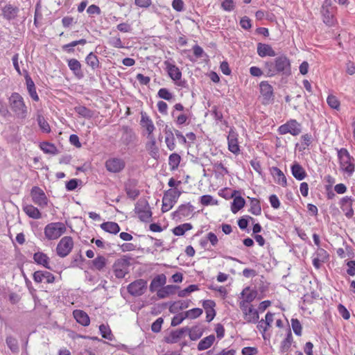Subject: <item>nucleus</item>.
Listing matches in <instances>:
<instances>
[{"label": "nucleus", "mask_w": 355, "mask_h": 355, "mask_svg": "<svg viewBox=\"0 0 355 355\" xmlns=\"http://www.w3.org/2000/svg\"><path fill=\"white\" fill-rule=\"evenodd\" d=\"M33 202L40 207H44L48 204L47 197L44 191L38 187H33L31 191Z\"/></svg>", "instance_id": "12"}, {"label": "nucleus", "mask_w": 355, "mask_h": 355, "mask_svg": "<svg viewBox=\"0 0 355 355\" xmlns=\"http://www.w3.org/2000/svg\"><path fill=\"white\" fill-rule=\"evenodd\" d=\"M181 194V191L177 188L166 191L162 198V211L164 213L171 210L178 202Z\"/></svg>", "instance_id": "3"}, {"label": "nucleus", "mask_w": 355, "mask_h": 355, "mask_svg": "<svg viewBox=\"0 0 355 355\" xmlns=\"http://www.w3.org/2000/svg\"><path fill=\"white\" fill-rule=\"evenodd\" d=\"M107 260L103 256H98L93 261L94 267L98 270H101L106 265Z\"/></svg>", "instance_id": "52"}, {"label": "nucleus", "mask_w": 355, "mask_h": 355, "mask_svg": "<svg viewBox=\"0 0 355 355\" xmlns=\"http://www.w3.org/2000/svg\"><path fill=\"white\" fill-rule=\"evenodd\" d=\"M293 342V336L291 331L286 334V338L282 341L280 349L282 352H286L290 349Z\"/></svg>", "instance_id": "43"}, {"label": "nucleus", "mask_w": 355, "mask_h": 355, "mask_svg": "<svg viewBox=\"0 0 355 355\" xmlns=\"http://www.w3.org/2000/svg\"><path fill=\"white\" fill-rule=\"evenodd\" d=\"M221 8L225 11L230 12L234 9L235 3L233 0H223Z\"/></svg>", "instance_id": "61"}, {"label": "nucleus", "mask_w": 355, "mask_h": 355, "mask_svg": "<svg viewBox=\"0 0 355 355\" xmlns=\"http://www.w3.org/2000/svg\"><path fill=\"white\" fill-rule=\"evenodd\" d=\"M193 226L191 223H184L175 227L173 230V233L175 236H182L184 233L189 230H191Z\"/></svg>", "instance_id": "42"}, {"label": "nucleus", "mask_w": 355, "mask_h": 355, "mask_svg": "<svg viewBox=\"0 0 355 355\" xmlns=\"http://www.w3.org/2000/svg\"><path fill=\"white\" fill-rule=\"evenodd\" d=\"M26 82L30 96L33 101H38L40 98L36 92L35 83L28 75L26 76Z\"/></svg>", "instance_id": "31"}, {"label": "nucleus", "mask_w": 355, "mask_h": 355, "mask_svg": "<svg viewBox=\"0 0 355 355\" xmlns=\"http://www.w3.org/2000/svg\"><path fill=\"white\" fill-rule=\"evenodd\" d=\"M148 141L146 144V149L151 157L157 159L159 157V148L156 144L155 137H147Z\"/></svg>", "instance_id": "22"}, {"label": "nucleus", "mask_w": 355, "mask_h": 355, "mask_svg": "<svg viewBox=\"0 0 355 355\" xmlns=\"http://www.w3.org/2000/svg\"><path fill=\"white\" fill-rule=\"evenodd\" d=\"M291 326L294 333L297 336H301L302 334V326L300 321L297 319H291Z\"/></svg>", "instance_id": "59"}, {"label": "nucleus", "mask_w": 355, "mask_h": 355, "mask_svg": "<svg viewBox=\"0 0 355 355\" xmlns=\"http://www.w3.org/2000/svg\"><path fill=\"white\" fill-rule=\"evenodd\" d=\"M250 208L249 211L255 216H259L261 213V208L259 201L256 198H252L250 200Z\"/></svg>", "instance_id": "47"}, {"label": "nucleus", "mask_w": 355, "mask_h": 355, "mask_svg": "<svg viewBox=\"0 0 355 355\" xmlns=\"http://www.w3.org/2000/svg\"><path fill=\"white\" fill-rule=\"evenodd\" d=\"M76 322L83 326H88L90 323V319L87 312H72Z\"/></svg>", "instance_id": "35"}, {"label": "nucleus", "mask_w": 355, "mask_h": 355, "mask_svg": "<svg viewBox=\"0 0 355 355\" xmlns=\"http://www.w3.org/2000/svg\"><path fill=\"white\" fill-rule=\"evenodd\" d=\"M244 205H245V200L241 196L236 197L233 200L231 210L233 213L235 214L238 211H239L241 208H243L244 207Z\"/></svg>", "instance_id": "49"}, {"label": "nucleus", "mask_w": 355, "mask_h": 355, "mask_svg": "<svg viewBox=\"0 0 355 355\" xmlns=\"http://www.w3.org/2000/svg\"><path fill=\"white\" fill-rule=\"evenodd\" d=\"M24 211L31 218L40 219L42 217L39 209L32 205H26L23 207Z\"/></svg>", "instance_id": "32"}, {"label": "nucleus", "mask_w": 355, "mask_h": 355, "mask_svg": "<svg viewBox=\"0 0 355 355\" xmlns=\"http://www.w3.org/2000/svg\"><path fill=\"white\" fill-rule=\"evenodd\" d=\"M327 103L329 105V106L333 109L338 110L340 107V101H338L336 96L332 94L328 96L327 98Z\"/></svg>", "instance_id": "55"}, {"label": "nucleus", "mask_w": 355, "mask_h": 355, "mask_svg": "<svg viewBox=\"0 0 355 355\" xmlns=\"http://www.w3.org/2000/svg\"><path fill=\"white\" fill-rule=\"evenodd\" d=\"M125 191L127 196L133 200L139 195V191L134 187H132L130 184H125Z\"/></svg>", "instance_id": "56"}, {"label": "nucleus", "mask_w": 355, "mask_h": 355, "mask_svg": "<svg viewBox=\"0 0 355 355\" xmlns=\"http://www.w3.org/2000/svg\"><path fill=\"white\" fill-rule=\"evenodd\" d=\"M239 135L234 128H230L227 135L228 150L234 155L240 153V146L239 145Z\"/></svg>", "instance_id": "14"}, {"label": "nucleus", "mask_w": 355, "mask_h": 355, "mask_svg": "<svg viewBox=\"0 0 355 355\" xmlns=\"http://www.w3.org/2000/svg\"><path fill=\"white\" fill-rule=\"evenodd\" d=\"M321 14L324 24L330 26L334 24V8L332 7L331 0L324 1L321 7Z\"/></svg>", "instance_id": "8"}, {"label": "nucleus", "mask_w": 355, "mask_h": 355, "mask_svg": "<svg viewBox=\"0 0 355 355\" xmlns=\"http://www.w3.org/2000/svg\"><path fill=\"white\" fill-rule=\"evenodd\" d=\"M40 148L42 151L47 154L57 155L58 154V150L56 146L49 142H43L40 145Z\"/></svg>", "instance_id": "41"}, {"label": "nucleus", "mask_w": 355, "mask_h": 355, "mask_svg": "<svg viewBox=\"0 0 355 355\" xmlns=\"http://www.w3.org/2000/svg\"><path fill=\"white\" fill-rule=\"evenodd\" d=\"M128 293L133 296H140L143 295L147 289V282L144 279H139L130 283L128 286Z\"/></svg>", "instance_id": "11"}, {"label": "nucleus", "mask_w": 355, "mask_h": 355, "mask_svg": "<svg viewBox=\"0 0 355 355\" xmlns=\"http://www.w3.org/2000/svg\"><path fill=\"white\" fill-rule=\"evenodd\" d=\"M66 231L67 227L63 223L55 222L46 225L44 233L48 240H55L64 234Z\"/></svg>", "instance_id": "5"}, {"label": "nucleus", "mask_w": 355, "mask_h": 355, "mask_svg": "<svg viewBox=\"0 0 355 355\" xmlns=\"http://www.w3.org/2000/svg\"><path fill=\"white\" fill-rule=\"evenodd\" d=\"M270 173L273 178H275V182L285 187L287 186V180L284 173L277 167L273 166L270 168Z\"/></svg>", "instance_id": "25"}, {"label": "nucleus", "mask_w": 355, "mask_h": 355, "mask_svg": "<svg viewBox=\"0 0 355 355\" xmlns=\"http://www.w3.org/2000/svg\"><path fill=\"white\" fill-rule=\"evenodd\" d=\"M165 143L170 150H173L175 149V144L174 135L171 130H166Z\"/></svg>", "instance_id": "48"}, {"label": "nucleus", "mask_w": 355, "mask_h": 355, "mask_svg": "<svg viewBox=\"0 0 355 355\" xmlns=\"http://www.w3.org/2000/svg\"><path fill=\"white\" fill-rule=\"evenodd\" d=\"M215 341V336L214 334L209 335L202 339L198 345V349L202 351L209 349Z\"/></svg>", "instance_id": "33"}, {"label": "nucleus", "mask_w": 355, "mask_h": 355, "mask_svg": "<svg viewBox=\"0 0 355 355\" xmlns=\"http://www.w3.org/2000/svg\"><path fill=\"white\" fill-rule=\"evenodd\" d=\"M86 64L93 70L100 67V62L98 57L92 52L89 53L85 58Z\"/></svg>", "instance_id": "36"}, {"label": "nucleus", "mask_w": 355, "mask_h": 355, "mask_svg": "<svg viewBox=\"0 0 355 355\" xmlns=\"http://www.w3.org/2000/svg\"><path fill=\"white\" fill-rule=\"evenodd\" d=\"M202 312H179L171 320L172 326L180 324L186 318H196L200 315Z\"/></svg>", "instance_id": "19"}, {"label": "nucleus", "mask_w": 355, "mask_h": 355, "mask_svg": "<svg viewBox=\"0 0 355 355\" xmlns=\"http://www.w3.org/2000/svg\"><path fill=\"white\" fill-rule=\"evenodd\" d=\"M135 211L138 215L141 221L148 223L150 221L152 217V211L148 202L145 200H139L135 207Z\"/></svg>", "instance_id": "6"}, {"label": "nucleus", "mask_w": 355, "mask_h": 355, "mask_svg": "<svg viewBox=\"0 0 355 355\" xmlns=\"http://www.w3.org/2000/svg\"><path fill=\"white\" fill-rule=\"evenodd\" d=\"M131 257L123 255L117 259L112 266L113 272L116 278L122 279L129 272Z\"/></svg>", "instance_id": "4"}, {"label": "nucleus", "mask_w": 355, "mask_h": 355, "mask_svg": "<svg viewBox=\"0 0 355 355\" xmlns=\"http://www.w3.org/2000/svg\"><path fill=\"white\" fill-rule=\"evenodd\" d=\"M73 248V241L71 236L62 237L56 247L57 254L60 257H67Z\"/></svg>", "instance_id": "9"}, {"label": "nucleus", "mask_w": 355, "mask_h": 355, "mask_svg": "<svg viewBox=\"0 0 355 355\" xmlns=\"http://www.w3.org/2000/svg\"><path fill=\"white\" fill-rule=\"evenodd\" d=\"M193 210V206L191 205L190 203H187L179 206L178 209L175 211H174L173 214L174 217H177L179 219H182V218H186L191 216Z\"/></svg>", "instance_id": "18"}, {"label": "nucleus", "mask_w": 355, "mask_h": 355, "mask_svg": "<svg viewBox=\"0 0 355 355\" xmlns=\"http://www.w3.org/2000/svg\"><path fill=\"white\" fill-rule=\"evenodd\" d=\"M140 122L142 128H145L148 133L147 137H153V131L155 127L151 119L146 113H141Z\"/></svg>", "instance_id": "20"}, {"label": "nucleus", "mask_w": 355, "mask_h": 355, "mask_svg": "<svg viewBox=\"0 0 355 355\" xmlns=\"http://www.w3.org/2000/svg\"><path fill=\"white\" fill-rule=\"evenodd\" d=\"M9 106L15 116L19 119H25L28 115V108L23 97L17 92H14L8 98Z\"/></svg>", "instance_id": "1"}, {"label": "nucleus", "mask_w": 355, "mask_h": 355, "mask_svg": "<svg viewBox=\"0 0 355 355\" xmlns=\"http://www.w3.org/2000/svg\"><path fill=\"white\" fill-rule=\"evenodd\" d=\"M291 173L293 177L297 180H302L306 176V173L304 168L297 162H295L291 166Z\"/></svg>", "instance_id": "28"}, {"label": "nucleus", "mask_w": 355, "mask_h": 355, "mask_svg": "<svg viewBox=\"0 0 355 355\" xmlns=\"http://www.w3.org/2000/svg\"><path fill=\"white\" fill-rule=\"evenodd\" d=\"M163 318H158L151 325V330L155 333H158L161 331L162 325L163 324Z\"/></svg>", "instance_id": "62"}, {"label": "nucleus", "mask_w": 355, "mask_h": 355, "mask_svg": "<svg viewBox=\"0 0 355 355\" xmlns=\"http://www.w3.org/2000/svg\"><path fill=\"white\" fill-rule=\"evenodd\" d=\"M125 167V162L123 159L117 157H113L105 162L106 169L112 173H119Z\"/></svg>", "instance_id": "16"}, {"label": "nucleus", "mask_w": 355, "mask_h": 355, "mask_svg": "<svg viewBox=\"0 0 355 355\" xmlns=\"http://www.w3.org/2000/svg\"><path fill=\"white\" fill-rule=\"evenodd\" d=\"M166 282V277L165 275L161 274L155 277L150 282V291L154 292L161 288Z\"/></svg>", "instance_id": "27"}, {"label": "nucleus", "mask_w": 355, "mask_h": 355, "mask_svg": "<svg viewBox=\"0 0 355 355\" xmlns=\"http://www.w3.org/2000/svg\"><path fill=\"white\" fill-rule=\"evenodd\" d=\"M108 43L110 46L114 48L122 49L125 47L119 35L110 37L109 39Z\"/></svg>", "instance_id": "57"}, {"label": "nucleus", "mask_w": 355, "mask_h": 355, "mask_svg": "<svg viewBox=\"0 0 355 355\" xmlns=\"http://www.w3.org/2000/svg\"><path fill=\"white\" fill-rule=\"evenodd\" d=\"M6 343L12 352L15 354H17L19 352V345L16 338L11 336H7Z\"/></svg>", "instance_id": "44"}, {"label": "nucleus", "mask_w": 355, "mask_h": 355, "mask_svg": "<svg viewBox=\"0 0 355 355\" xmlns=\"http://www.w3.org/2000/svg\"><path fill=\"white\" fill-rule=\"evenodd\" d=\"M181 157L177 153H172L168 158V164L172 169H176L180 162Z\"/></svg>", "instance_id": "53"}, {"label": "nucleus", "mask_w": 355, "mask_h": 355, "mask_svg": "<svg viewBox=\"0 0 355 355\" xmlns=\"http://www.w3.org/2000/svg\"><path fill=\"white\" fill-rule=\"evenodd\" d=\"M337 154L341 171L349 176L352 175L355 169L353 157H352L349 151L344 148L338 149Z\"/></svg>", "instance_id": "2"}, {"label": "nucleus", "mask_w": 355, "mask_h": 355, "mask_svg": "<svg viewBox=\"0 0 355 355\" xmlns=\"http://www.w3.org/2000/svg\"><path fill=\"white\" fill-rule=\"evenodd\" d=\"M189 336L191 340H197L203 334L202 329L198 326L193 327L190 329H188Z\"/></svg>", "instance_id": "46"}, {"label": "nucleus", "mask_w": 355, "mask_h": 355, "mask_svg": "<svg viewBox=\"0 0 355 355\" xmlns=\"http://www.w3.org/2000/svg\"><path fill=\"white\" fill-rule=\"evenodd\" d=\"M257 53L261 58L266 56L274 57L276 55L275 51L270 45L263 43H258Z\"/></svg>", "instance_id": "26"}, {"label": "nucleus", "mask_w": 355, "mask_h": 355, "mask_svg": "<svg viewBox=\"0 0 355 355\" xmlns=\"http://www.w3.org/2000/svg\"><path fill=\"white\" fill-rule=\"evenodd\" d=\"M99 331L103 338L109 340H112L114 336L112 334L111 329L109 326L105 324H101L99 326Z\"/></svg>", "instance_id": "50"}, {"label": "nucleus", "mask_w": 355, "mask_h": 355, "mask_svg": "<svg viewBox=\"0 0 355 355\" xmlns=\"http://www.w3.org/2000/svg\"><path fill=\"white\" fill-rule=\"evenodd\" d=\"M37 121L40 128L43 132L49 133L51 132L50 125L42 114L37 113Z\"/></svg>", "instance_id": "39"}, {"label": "nucleus", "mask_w": 355, "mask_h": 355, "mask_svg": "<svg viewBox=\"0 0 355 355\" xmlns=\"http://www.w3.org/2000/svg\"><path fill=\"white\" fill-rule=\"evenodd\" d=\"M257 292L252 289L250 287L247 286L241 293V302L240 304L241 308L247 309L248 305L256 298Z\"/></svg>", "instance_id": "13"}, {"label": "nucleus", "mask_w": 355, "mask_h": 355, "mask_svg": "<svg viewBox=\"0 0 355 355\" xmlns=\"http://www.w3.org/2000/svg\"><path fill=\"white\" fill-rule=\"evenodd\" d=\"M260 92L262 95L264 103L268 102L273 98V88L268 81H261L259 84Z\"/></svg>", "instance_id": "17"}, {"label": "nucleus", "mask_w": 355, "mask_h": 355, "mask_svg": "<svg viewBox=\"0 0 355 355\" xmlns=\"http://www.w3.org/2000/svg\"><path fill=\"white\" fill-rule=\"evenodd\" d=\"M200 203L204 206H208L209 205L216 204L217 202H214V200L211 196L204 195L200 197Z\"/></svg>", "instance_id": "60"}, {"label": "nucleus", "mask_w": 355, "mask_h": 355, "mask_svg": "<svg viewBox=\"0 0 355 355\" xmlns=\"http://www.w3.org/2000/svg\"><path fill=\"white\" fill-rule=\"evenodd\" d=\"M177 288L176 286L167 285L157 290V295L159 298H165L171 294L175 293Z\"/></svg>", "instance_id": "34"}, {"label": "nucleus", "mask_w": 355, "mask_h": 355, "mask_svg": "<svg viewBox=\"0 0 355 355\" xmlns=\"http://www.w3.org/2000/svg\"><path fill=\"white\" fill-rule=\"evenodd\" d=\"M188 331V328H181L170 333L168 336L167 341L171 343H175L180 340L184 334Z\"/></svg>", "instance_id": "30"}, {"label": "nucleus", "mask_w": 355, "mask_h": 355, "mask_svg": "<svg viewBox=\"0 0 355 355\" xmlns=\"http://www.w3.org/2000/svg\"><path fill=\"white\" fill-rule=\"evenodd\" d=\"M354 200L349 196L343 197L340 201V207L347 218H352L354 215L352 207Z\"/></svg>", "instance_id": "15"}, {"label": "nucleus", "mask_w": 355, "mask_h": 355, "mask_svg": "<svg viewBox=\"0 0 355 355\" xmlns=\"http://www.w3.org/2000/svg\"><path fill=\"white\" fill-rule=\"evenodd\" d=\"M67 64L69 69L73 72L76 77L80 79L84 76L83 72L81 69L82 65L77 59H69L67 60Z\"/></svg>", "instance_id": "21"}, {"label": "nucleus", "mask_w": 355, "mask_h": 355, "mask_svg": "<svg viewBox=\"0 0 355 355\" xmlns=\"http://www.w3.org/2000/svg\"><path fill=\"white\" fill-rule=\"evenodd\" d=\"M87 43L85 39H80L79 40L73 41L71 43L64 44L62 46V49L67 51L68 53H73L74 49H68L69 47H74L78 44L85 45Z\"/></svg>", "instance_id": "54"}, {"label": "nucleus", "mask_w": 355, "mask_h": 355, "mask_svg": "<svg viewBox=\"0 0 355 355\" xmlns=\"http://www.w3.org/2000/svg\"><path fill=\"white\" fill-rule=\"evenodd\" d=\"M302 132V125L295 119H290L278 128L280 135L291 134L293 136L299 135Z\"/></svg>", "instance_id": "7"}, {"label": "nucleus", "mask_w": 355, "mask_h": 355, "mask_svg": "<svg viewBox=\"0 0 355 355\" xmlns=\"http://www.w3.org/2000/svg\"><path fill=\"white\" fill-rule=\"evenodd\" d=\"M33 259L37 264L42 265L46 268H50L48 266L49 259L46 254L40 252H36L33 255Z\"/></svg>", "instance_id": "38"}, {"label": "nucleus", "mask_w": 355, "mask_h": 355, "mask_svg": "<svg viewBox=\"0 0 355 355\" xmlns=\"http://www.w3.org/2000/svg\"><path fill=\"white\" fill-rule=\"evenodd\" d=\"M347 266V273L350 276L355 275V261H348L346 263Z\"/></svg>", "instance_id": "64"}, {"label": "nucleus", "mask_w": 355, "mask_h": 355, "mask_svg": "<svg viewBox=\"0 0 355 355\" xmlns=\"http://www.w3.org/2000/svg\"><path fill=\"white\" fill-rule=\"evenodd\" d=\"M274 61L277 74L288 76L291 73V61L286 55H282L276 58Z\"/></svg>", "instance_id": "10"}, {"label": "nucleus", "mask_w": 355, "mask_h": 355, "mask_svg": "<svg viewBox=\"0 0 355 355\" xmlns=\"http://www.w3.org/2000/svg\"><path fill=\"white\" fill-rule=\"evenodd\" d=\"M241 353L243 355H257L258 349L257 347H245L242 349Z\"/></svg>", "instance_id": "63"}, {"label": "nucleus", "mask_w": 355, "mask_h": 355, "mask_svg": "<svg viewBox=\"0 0 355 355\" xmlns=\"http://www.w3.org/2000/svg\"><path fill=\"white\" fill-rule=\"evenodd\" d=\"M263 71L266 73V76L272 77L277 74L275 69V61H267L264 63Z\"/></svg>", "instance_id": "40"}, {"label": "nucleus", "mask_w": 355, "mask_h": 355, "mask_svg": "<svg viewBox=\"0 0 355 355\" xmlns=\"http://www.w3.org/2000/svg\"><path fill=\"white\" fill-rule=\"evenodd\" d=\"M33 279L36 282L44 281L46 283H53L55 280L54 275L48 271H36L33 274Z\"/></svg>", "instance_id": "23"}, {"label": "nucleus", "mask_w": 355, "mask_h": 355, "mask_svg": "<svg viewBox=\"0 0 355 355\" xmlns=\"http://www.w3.org/2000/svg\"><path fill=\"white\" fill-rule=\"evenodd\" d=\"M101 227L104 231L114 234L120 231L119 225L114 222H105L101 225Z\"/></svg>", "instance_id": "37"}, {"label": "nucleus", "mask_w": 355, "mask_h": 355, "mask_svg": "<svg viewBox=\"0 0 355 355\" xmlns=\"http://www.w3.org/2000/svg\"><path fill=\"white\" fill-rule=\"evenodd\" d=\"M244 319L248 322H256L259 320V312H243Z\"/></svg>", "instance_id": "58"}, {"label": "nucleus", "mask_w": 355, "mask_h": 355, "mask_svg": "<svg viewBox=\"0 0 355 355\" xmlns=\"http://www.w3.org/2000/svg\"><path fill=\"white\" fill-rule=\"evenodd\" d=\"M18 11L19 9L17 7H15L10 4H7L2 8V14L3 17L8 20L15 18L17 15Z\"/></svg>", "instance_id": "29"}, {"label": "nucleus", "mask_w": 355, "mask_h": 355, "mask_svg": "<svg viewBox=\"0 0 355 355\" xmlns=\"http://www.w3.org/2000/svg\"><path fill=\"white\" fill-rule=\"evenodd\" d=\"M164 64L166 65L168 74L173 80L177 81L181 79L182 73L178 67L168 61H166Z\"/></svg>", "instance_id": "24"}, {"label": "nucleus", "mask_w": 355, "mask_h": 355, "mask_svg": "<svg viewBox=\"0 0 355 355\" xmlns=\"http://www.w3.org/2000/svg\"><path fill=\"white\" fill-rule=\"evenodd\" d=\"M157 96L159 98L171 101L173 100L174 95L166 88H161L157 92Z\"/></svg>", "instance_id": "51"}, {"label": "nucleus", "mask_w": 355, "mask_h": 355, "mask_svg": "<svg viewBox=\"0 0 355 355\" xmlns=\"http://www.w3.org/2000/svg\"><path fill=\"white\" fill-rule=\"evenodd\" d=\"M74 110L78 114L83 117L90 119L93 116V112L85 106H76Z\"/></svg>", "instance_id": "45"}]
</instances>
